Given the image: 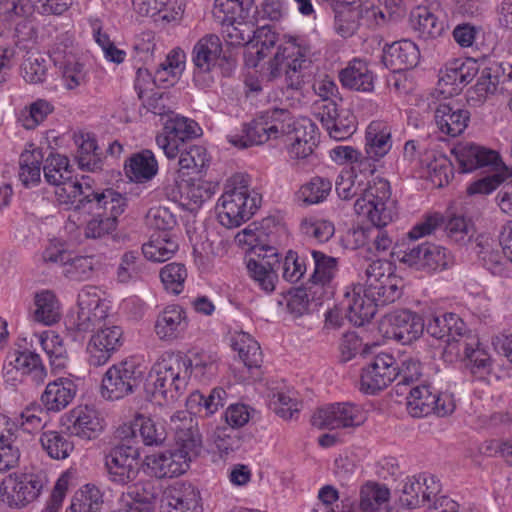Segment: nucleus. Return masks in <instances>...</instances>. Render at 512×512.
Segmentation results:
<instances>
[{
    "label": "nucleus",
    "mask_w": 512,
    "mask_h": 512,
    "mask_svg": "<svg viewBox=\"0 0 512 512\" xmlns=\"http://www.w3.org/2000/svg\"><path fill=\"white\" fill-rule=\"evenodd\" d=\"M41 153L39 151H25L20 156L19 179L29 188L37 185L41 180Z\"/></svg>",
    "instance_id": "51"
},
{
    "label": "nucleus",
    "mask_w": 512,
    "mask_h": 512,
    "mask_svg": "<svg viewBox=\"0 0 512 512\" xmlns=\"http://www.w3.org/2000/svg\"><path fill=\"white\" fill-rule=\"evenodd\" d=\"M126 176L136 182L144 183L151 180L158 172V163L150 150L133 154L125 164Z\"/></svg>",
    "instance_id": "38"
},
{
    "label": "nucleus",
    "mask_w": 512,
    "mask_h": 512,
    "mask_svg": "<svg viewBox=\"0 0 512 512\" xmlns=\"http://www.w3.org/2000/svg\"><path fill=\"white\" fill-rule=\"evenodd\" d=\"M390 197L389 182L378 179L365 187L354 203V210L366 217L371 225L386 226L396 216L394 201Z\"/></svg>",
    "instance_id": "4"
},
{
    "label": "nucleus",
    "mask_w": 512,
    "mask_h": 512,
    "mask_svg": "<svg viewBox=\"0 0 512 512\" xmlns=\"http://www.w3.org/2000/svg\"><path fill=\"white\" fill-rule=\"evenodd\" d=\"M40 442L47 454L57 460L66 459L74 449L71 437L57 431L44 432Z\"/></svg>",
    "instance_id": "49"
},
{
    "label": "nucleus",
    "mask_w": 512,
    "mask_h": 512,
    "mask_svg": "<svg viewBox=\"0 0 512 512\" xmlns=\"http://www.w3.org/2000/svg\"><path fill=\"white\" fill-rule=\"evenodd\" d=\"M324 298L323 292H318V286L307 285L304 289H298L287 303L288 311L295 317L304 315L309 310V303L320 302Z\"/></svg>",
    "instance_id": "56"
},
{
    "label": "nucleus",
    "mask_w": 512,
    "mask_h": 512,
    "mask_svg": "<svg viewBox=\"0 0 512 512\" xmlns=\"http://www.w3.org/2000/svg\"><path fill=\"white\" fill-rule=\"evenodd\" d=\"M40 344L46 354L49 356L50 364L56 369H62L66 366L67 351L63 341L56 334H41L39 336Z\"/></svg>",
    "instance_id": "58"
},
{
    "label": "nucleus",
    "mask_w": 512,
    "mask_h": 512,
    "mask_svg": "<svg viewBox=\"0 0 512 512\" xmlns=\"http://www.w3.org/2000/svg\"><path fill=\"white\" fill-rule=\"evenodd\" d=\"M103 506L101 491L94 485H85L75 493L66 512H100Z\"/></svg>",
    "instance_id": "48"
},
{
    "label": "nucleus",
    "mask_w": 512,
    "mask_h": 512,
    "mask_svg": "<svg viewBox=\"0 0 512 512\" xmlns=\"http://www.w3.org/2000/svg\"><path fill=\"white\" fill-rule=\"evenodd\" d=\"M35 319L52 325L60 319V305L53 292L44 290L35 296Z\"/></svg>",
    "instance_id": "50"
},
{
    "label": "nucleus",
    "mask_w": 512,
    "mask_h": 512,
    "mask_svg": "<svg viewBox=\"0 0 512 512\" xmlns=\"http://www.w3.org/2000/svg\"><path fill=\"white\" fill-rule=\"evenodd\" d=\"M242 10H233L224 14V20L213 15L216 22L222 26V35L225 41L232 46L252 43L254 26L250 22L239 20L237 15Z\"/></svg>",
    "instance_id": "34"
},
{
    "label": "nucleus",
    "mask_w": 512,
    "mask_h": 512,
    "mask_svg": "<svg viewBox=\"0 0 512 512\" xmlns=\"http://www.w3.org/2000/svg\"><path fill=\"white\" fill-rule=\"evenodd\" d=\"M342 85L355 91H372L374 77L368 65L361 59H354L339 73Z\"/></svg>",
    "instance_id": "36"
},
{
    "label": "nucleus",
    "mask_w": 512,
    "mask_h": 512,
    "mask_svg": "<svg viewBox=\"0 0 512 512\" xmlns=\"http://www.w3.org/2000/svg\"><path fill=\"white\" fill-rule=\"evenodd\" d=\"M147 465L156 478H173L189 469L191 459L177 449L161 452L147 458Z\"/></svg>",
    "instance_id": "25"
},
{
    "label": "nucleus",
    "mask_w": 512,
    "mask_h": 512,
    "mask_svg": "<svg viewBox=\"0 0 512 512\" xmlns=\"http://www.w3.org/2000/svg\"><path fill=\"white\" fill-rule=\"evenodd\" d=\"M398 364L388 353L375 355L362 369L361 390L367 394H375L386 388L397 378Z\"/></svg>",
    "instance_id": "14"
},
{
    "label": "nucleus",
    "mask_w": 512,
    "mask_h": 512,
    "mask_svg": "<svg viewBox=\"0 0 512 512\" xmlns=\"http://www.w3.org/2000/svg\"><path fill=\"white\" fill-rule=\"evenodd\" d=\"M390 326V337L403 343L410 344L423 334L425 323L420 315L410 310L396 311L386 318Z\"/></svg>",
    "instance_id": "20"
},
{
    "label": "nucleus",
    "mask_w": 512,
    "mask_h": 512,
    "mask_svg": "<svg viewBox=\"0 0 512 512\" xmlns=\"http://www.w3.org/2000/svg\"><path fill=\"white\" fill-rule=\"evenodd\" d=\"M140 448L126 438L105 455V468L111 481L125 485L139 473Z\"/></svg>",
    "instance_id": "8"
},
{
    "label": "nucleus",
    "mask_w": 512,
    "mask_h": 512,
    "mask_svg": "<svg viewBox=\"0 0 512 512\" xmlns=\"http://www.w3.org/2000/svg\"><path fill=\"white\" fill-rule=\"evenodd\" d=\"M76 384L68 378H59L48 383L41 396V402L48 411L58 412L66 408L74 399Z\"/></svg>",
    "instance_id": "32"
},
{
    "label": "nucleus",
    "mask_w": 512,
    "mask_h": 512,
    "mask_svg": "<svg viewBox=\"0 0 512 512\" xmlns=\"http://www.w3.org/2000/svg\"><path fill=\"white\" fill-rule=\"evenodd\" d=\"M365 420L363 410L348 402L318 408L311 417L312 425L319 429L359 427Z\"/></svg>",
    "instance_id": "13"
},
{
    "label": "nucleus",
    "mask_w": 512,
    "mask_h": 512,
    "mask_svg": "<svg viewBox=\"0 0 512 512\" xmlns=\"http://www.w3.org/2000/svg\"><path fill=\"white\" fill-rule=\"evenodd\" d=\"M43 172L45 180L51 185L58 184L64 180H69V177L73 175L69 159L60 154H50L47 157L43 167Z\"/></svg>",
    "instance_id": "55"
},
{
    "label": "nucleus",
    "mask_w": 512,
    "mask_h": 512,
    "mask_svg": "<svg viewBox=\"0 0 512 512\" xmlns=\"http://www.w3.org/2000/svg\"><path fill=\"white\" fill-rule=\"evenodd\" d=\"M122 498L137 502V505L142 507L155 509L154 503L157 498V489L151 481L139 482L129 487V491Z\"/></svg>",
    "instance_id": "63"
},
{
    "label": "nucleus",
    "mask_w": 512,
    "mask_h": 512,
    "mask_svg": "<svg viewBox=\"0 0 512 512\" xmlns=\"http://www.w3.org/2000/svg\"><path fill=\"white\" fill-rule=\"evenodd\" d=\"M21 376H28L35 384L44 383L47 370L38 354L31 351H22Z\"/></svg>",
    "instance_id": "62"
},
{
    "label": "nucleus",
    "mask_w": 512,
    "mask_h": 512,
    "mask_svg": "<svg viewBox=\"0 0 512 512\" xmlns=\"http://www.w3.org/2000/svg\"><path fill=\"white\" fill-rule=\"evenodd\" d=\"M72 417H74V421L71 432L79 438L94 439L103 429L102 422L96 412L87 407L73 410Z\"/></svg>",
    "instance_id": "43"
},
{
    "label": "nucleus",
    "mask_w": 512,
    "mask_h": 512,
    "mask_svg": "<svg viewBox=\"0 0 512 512\" xmlns=\"http://www.w3.org/2000/svg\"><path fill=\"white\" fill-rule=\"evenodd\" d=\"M407 409L409 414L416 418L431 413L444 417L453 413L455 402L452 395L438 393L430 384H419L409 390Z\"/></svg>",
    "instance_id": "7"
},
{
    "label": "nucleus",
    "mask_w": 512,
    "mask_h": 512,
    "mask_svg": "<svg viewBox=\"0 0 512 512\" xmlns=\"http://www.w3.org/2000/svg\"><path fill=\"white\" fill-rule=\"evenodd\" d=\"M178 249L177 237L172 233H155L142 245L144 257L158 263L170 260Z\"/></svg>",
    "instance_id": "37"
},
{
    "label": "nucleus",
    "mask_w": 512,
    "mask_h": 512,
    "mask_svg": "<svg viewBox=\"0 0 512 512\" xmlns=\"http://www.w3.org/2000/svg\"><path fill=\"white\" fill-rule=\"evenodd\" d=\"M434 121L439 131L456 137L464 132L470 121V112L454 108L449 103H439L434 111Z\"/></svg>",
    "instance_id": "29"
},
{
    "label": "nucleus",
    "mask_w": 512,
    "mask_h": 512,
    "mask_svg": "<svg viewBox=\"0 0 512 512\" xmlns=\"http://www.w3.org/2000/svg\"><path fill=\"white\" fill-rule=\"evenodd\" d=\"M96 265L93 256H75L69 257L63 274L73 281H84L91 278Z\"/></svg>",
    "instance_id": "59"
},
{
    "label": "nucleus",
    "mask_w": 512,
    "mask_h": 512,
    "mask_svg": "<svg viewBox=\"0 0 512 512\" xmlns=\"http://www.w3.org/2000/svg\"><path fill=\"white\" fill-rule=\"evenodd\" d=\"M366 280L363 292L373 298L380 306L392 303L400 298L402 279L394 274L389 261L376 260L365 271Z\"/></svg>",
    "instance_id": "5"
},
{
    "label": "nucleus",
    "mask_w": 512,
    "mask_h": 512,
    "mask_svg": "<svg viewBox=\"0 0 512 512\" xmlns=\"http://www.w3.org/2000/svg\"><path fill=\"white\" fill-rule=\"evenodd\" d=\"M427 333L446 344L444 354L449 356L455 349L459 338H463L468 332L464 321L454 313L433 315L425 325Z\"/></svg>",
    "instance_id": "16"
},
{
    "label": "nucleus",
    "mask_w": 512,
    "mask_h": 512,
    "mask_svg": "<svg viewBox=\"0 0 512 512\" xmlns=\"http://www.w3.org/2000/svg\"><path fill=\"white\" fill-rule=\"evenodd\" d=\"M163 512H200V493L191 484L177 482L164 492Z\"/></svg>",
    "instance_id": "21"
},
{
    "label": "nucleus",
    "mask_w": 512,
    "mask_h": 512,
    "mask_svg": "<svg viewBox=\"0 0 512 512\" xmlns=\"http://www.w3.org/2000/svg\"><path fill=\"white\" fill-rule=\"evenodd\" d=\"M191 365L189 366L190 377L199 379L200 381L209 380L217 372L216 357L204 352L196 353L193 358H189Z\"/></svg>",
    "instance_id": "61"
},
{
    "label": "nucleus",
    "mask_w": 512,
    "mask_h": 512,
    "mask_svg": "<svg viewBox=\"0 0 512 512\" xmlns=\"http://www.w3.org/2000/svg\"><path fill=\"white\" fill-rule=\"evenodd\" d=\"M332 182L326 178L313 177L302 185L297 192V198L305 204H318L330 194Z\"/></svg>",
    "instance_id": "52"
},
{
    "label": "nucleus",
    "mask_w": 512,
    "mask_h": 512,
    "mask_svg": "<svg viewBox=\"0 0 512 512\" xmlns=\"http://www.w3.org/2000/svg\"><path fill=\"white\" fill-rule=\"evenodd\" d=\"M312 257L315 267L308 285L318 286V292H323L325 297L331 294L329 284L337 271V259L320 251H313Z\"/></svg>",
    "instance_id": "39"
},
{
    "label": "nucleus",
    "mask_w": 512,
    "mask_h": 512,
    "mask_svg": "<svg viewBox=\"0 0 512 512\" xmlns=\"http://www.w3.org/2000/svg\"><path fill=\"white\" fill-rule=\"evenodd\" d=\"M178 165L181 169L201 172L207 166L209 158L206 149L202 146L192 145L188 150L179 152Z\"/></svg>",
    "instance_id": "64"
},
{
    "label": "nucleus",
    "mask_w": 512,
    "mask_h": 512,
    "mask_svg": "<svg viewBox=\"0 0 512 512\" xmlns=\"http://www.w3.org/2000/svg\"><path fill=\"white\" fill-rule=\"evenodd\" d=\"M200 135L201 128L194 120L173 114L164 122L163 132L157 135L156 143L167 158L174 159L186 141Z\"/></svg>",
    "instance_id": "12"
},
{
    "label": "nucleus",
    "mask_w": 512,
    "mask_h": 512,
    "mask_svg": "<svg viewBox=\"0 0 512 512\" xmlns=\"http://www.w3.org/2000/svg\"><path fill=\"white\" fill-rule=\"evenodd\" d=\"M390 492L384 485L368 482L360 490L359 506L363 512H376L388 501Z\"/></svg>",
    "instance_id": "53"
},
{
    "label": "nucleus",
    "mask_w": 512,
    "mask_h": 512,
    "mask_svg": "<svg viewBox=\"0 0 512 512\" xmlns=\"http://www.w3.org/2000/svg\"><path fill=\"white\" fill-rule=\"evenodd\" d=\"M335 12V30L344 38L352 36L358 29L360 13L348 3L339 0H327Z\"/></svg>",
    "instance_id": "45"
},
{
    "label": "nucleus",
    "mask_w": 512,
    "mask_h": 512,
    "mask_svg": "<svg viewBox=\"0 0 512 512\" xmlns=\"http://www.w3.org/2000/svg\"><path fill=\"white\" fill-rule=\"evenodd\" d=\"M142 377L143 372L135 361H121L106 371L102 379V396L108 400L122 399L133 393Z\"/></svg>",
    "instance_id": "9"
},
{
    "label": "nucleus",
    "mask_w": 512,
    "mask_h": 512,
    "mask_svg": "<svg viewBox=\"0 0 512 512\" xmlns=\"http://www.w3.org/2000/svg\"><path fill=\"white\" fill-rule=\"evenodd\" d=\"M124 343L123 330L116 325H106L92 334L87 343V362L90 366L105 365Z\"/></svg>",
    "instance_id": "15"
},
{
    "label": "nucleus",
    "mask_w": 512,
    "mask_h": 512,
    "mask_svg": "<svg viewBox=\"0 0 512 512\" xmlns=\"http://www.w3.org/2000/svg\"><path fill=\"white\" fill-rule=\"evenodd\" d=\"M392 130L388 123L380 120L372 121L365 133V152L367 157L379 160L392 147Z\"/></svg>",
    "instance_id": "31"
},
{
    "label": "nucleus",
    "mask_w": 512,
    "mask_h": 512,
    "mask_svg": "<svg viewBox=\"0 0 512 512\" xmlns=\"http://www.w3.org/2000/svg\"><path fill=\"white\" fill-rule=\"evenodd\" d=\"M420 52L415 43L401 40L383 49L382 62L393 72H401L417 65Z\"/></svg>",
    "instance_id": "26"
},
{
    "label": "nucleus",
    "mask_w": 512,
    "mask_h": 512,
    "mask_svg": "<svg viewBox=\"0 0 512 512\" xmlns=\"http://www.w3.org/2000/svg\"><path fill=\"white\" fill-rule=\"evenodd\" d=\"M411 24L424 39L440 37L446 29V21L426 7H418L411 13Z\"/></svg>",
    "instance_id": "41"
},
{
    "label": "nucleus",
    "mask_w": 512,
    "mask_h": 512,
    "mask_svg": "<svg viewBox=\"0 0 512 512\" xmlns=\"http://www.w3.org/2000/svg\"><path fill=\"white\" fill-rule=\"evenodd\" d=\"M308 49L289 40L277 47L273 58L269 61V77L276 79L283 76L287 88L299 89L304 83L306 71L311 66Z\"/></svg>",
    "instance_id": "3"
},
{
    "label": "nucleus",
    "mask_w": 512,
    "mask_h": 512,
    "mask_svg": "<svg viewBox=\"0 0 512 512\" xmlns=\"http://www.w3.org/2000/svg\"><path fill=\"white\" fill-rule=\"evenodd\" d=\"M84 182L79 181L73 175L69 180H64L55 184V197L60 205L66 209L80 210L87 208L92 187L82 178Z\"/></svg>",
    "instance_id": "24"
},
{
    "label": "nucleus",
    "mask_w": 512,
    "mask_h": 512,
    "mask_svg": "<svg viewBox=\"0 0 512 512\" xmlns=\"http://www.w3.org/2000/svg\"><path fill=\"white\" fill-rule=\"evenodd\" d=\"M266 125L267 123L264 122L260 114L257 118L244 125L242 135L231 136L229 142L240 149H245L253 145H262L271 140Z\"/></svg>",
    "instance_id": "44"
},
{
    "label": "nucleus",
    "mask_w": 512,
    "mask_h": 512,
    "mask_svg": "<svg viewBox=\"0 0 512 512\" xmlns=\"http://www.w3.org/2000/svg\"><path fill=\"white\" fill-rule=\"evenodd\" d=\"M289 158L296 162L309 160L317 145L315 125L310 121L298 123L294 132L284 141Z\"/></svg>",
    "instance_id": "23"
},
{
    "label": "nucleus",
    "mask_w": 512,
    "mask_h": 512,
    "mask_svg": "<svg viewBox=\"0 0 512 512\" xmlns=\"http://www.w3.org/2000/svg\"><path fill=\"white\" fill-rule=\"evenodd\" d=\"M452 152L463 173L485 167L495 168L500 162L499 154L496 151L474 143L459 144Z\"/></svg>",
    "instance_id": "19"
},
{
    "label": "nucleus",
    "mask_w": 512,
    "mask_h": 512,
    "mask_svg": "<svg viewBox=\"0 0 512 512\" xmlns=\"http://www.w3.org/2000/svg\"><path fill=\"white\" fill-rule=\"evenodd\" d=\"M261 200L259 193L249 189L244 175H234L216 205L219 223L226 228L239 227L256 213Z\"/></svg>",
    "instance_id": "1"
},
{
    "label": "nucleus",
    "mask_w": 512,
    "mask_h": 512,
    "mask_svg": "<svg viewBox=\"0 0 512 512\" xmlns=\"http://www.w3.org/2000/svg\"><path fill=\"white\" fill-rule=\"evenodd\" d=\"M79 310L72 328L77 332L95 333L105 327L108 317V307L100 298L98 289L94 286H85L78 294Z\"/></svg>",
    "instance_id": "11"
},
{
    "label": "nucleus",
    "mask_w": 512,
    "mask_h": 512,
    "mask_svg": "<svg viewBox=\"0 0 512 512\" xmlns=\"http://www.w3.org/2000/svg\"><path fill=\"white\" fill-rule=\"evenodd\" d=\"M189 357L181 352H165L154 364L150 377L153 380V395L165 400H174L186 390L190 379Z\"/></svg>",
    "instance_id": "2"
},
{
    "label": "nucleus",
    "mask_w": 512,
    "mask_h": 512,
    "mask_svg": "<svg viewBox=\"0 0 512 512\" xmlns=\"http://www.w3.org/2000/svg\"><path fill=\"white\" fill-rule=\"evenodd\" d=\"M187 326L185 310L179 305H169L158 315L155 333L160 340L173 341L180 337Z\"/></svg>",
    "instance_id": "28"
},
{
    "label": "nucleus",
    "mask_w": 512,
    "mask_h": 512,
    "mask_svg": "<svg viewBox=\"0 0 512 512\" xmlns=\"http://www.w3.org/2000/svg\"><path fill=\"white\" fill-rule=\"evenodd\" d=\"M126 208V197L111 188L102 191L92 189V195H90L87 205L90 212L100 213L99 211L103 210L102 215L113 217L115 221L125 212Z\"/></svg>",
    "instance_id": "33"
},
{
    "label": "nucleus",
    "mask_w": 512,
    "mask_h": 512,
    "mask_svg": "<svg viewBox=\"0 0 512 512\" xmlns=\"http://www.w3.org/2000/svg\"><path fill=\"white\" fill-rule=\"evenodd\" d=\"M261 115L264 122L267 123L266 129L270 133L271 140L280 139L284 142L298 126L286 109L275 108L267 110Z\"/></svg>",
    "instance_id": "42"
},
{
    "label": "nucleus",
    "mask_w": 512,
    "mask_h": 512,
    "mask_svg": "<svg viewBox=\"0 0 512 512\" xmlns=\"http://www.w3.org/2000/svg\"><path fill=\"white\" fill-rule=\"evenodd\" d=\"M455 345V349L449 355L451 357H464L471 372L476 374L488 371L491 365L489 354L480 348L478 338L468 331L463 338H459Z\"/></svg>",
    "instance_id": "27"
},
{
    "label": "nucleus",
    "mask_w": 512,
    "mask_h": 512,
    "mask_svg": "<svg viewBox=\"0 0 512 512\" xmlns=\"http://www.w3.org/2000/svg\"><path fill=\"white\" fill-rule=\"evenodd\" d=\"M314 116L327 131L330 138L345 140L356 131V117L353 112L337 101L315 102Z\"/></svg>",
    "instance_id": "10"
},
{
    "label": "nucleus",
    "mask_w": 512,
    "mask_h": 512,
    "mask_svg": "<svg viewBox=\"0 0 512 512\" xmlns=\"http://www.w3.org/2000/svg\"><path fill=\"white\" fill-rule=\"evenodd\" d=\"M265 250L270 252V254H265L262 257L258 254V259H249L247 269L257 285L263 291L270 293L275 289V283L278 279L277 271L280 268V260L274 248L268 247Z\"/></svg>",
    "instance_id": "22"
},
{
    "label": "nucleus",
    "mask_w": 512,
    "mask_h": 512,
    "mask_svg": "<svg viewBox=\"0 0 512 512\" xmlns=\"http://www.w3.org/2000/svg\"><path fill=\"white\" fill-rule=\"evenodd\" d=\"M187 276V269L182 263H169L160 270V279L165 290L174 295L184 290Z\"/></svg>",
    "instance_id": "57"
},
{
    "label": "nucleus",
    "mask_w": 512,
    "mask_h": 512,
    "mask_svg": "<svg viewBox=\"0 0 512 512\" xmlns=\"http://www.w3.org/2000/svg\"><path fill=\"white\" fill-rule=\"evenodd\" d=\"M345 297L347 318L355 326L369 322L375 315L377 306H380L373 298L367 297L360 286L354 288L352 292H347Z\"/></svg>",
    "instance_id": "30"
},
{
    "label": "nucleus",
    "mask_w": 512,
    "mask_h": 512,
    "mask_svg": "<svg viewBox=\"0 0 512 512\" xmlns=\"http://www.w3.org/2000/svg\"><path fill=\"white\" fill-rule=\"evenodd\" d=\"M47 483L42 471L14 473L2 482V500L12 508H22L35 501Z\"/></svg>",
    "instance_id": "6"
},
{
    "label": "nucleus",
    "mask_w": 512,
    "mask_h": 512,
    "mask_svg": "<svg viewBox=\"0 0 512 512\" xmlns=\"http://www.w3.org/2000/svg\"><path fill=\"white\" fill-rule=\"evenodd\" d=\"M177 450L190 459L200 453L201 435L196 420L187 411H178L171 417Z\"/></svg>",
    "instance_id": "17"
},
{
    "label": "nucleus",
    "mask_w": 512,
    "mask_h": 512,
    "mask_svg": "<svg viewBox=\"0 0 512 512\" xmlns=\"http://www.w3.org/2000/svg\"><path fill=\"white\" fill-rule=\"evenodd\" d=\"M232 346L248 369L260 367L262 362L260 346L248 333H238L233 339Z\"/></svg>",
    "instance_id": "47"
},
{
    "label": "nucleus",
    "mask_w": 512,
    "mask_h": 512,
    "mask_svg": "<svg viewBox=\"0 0 512 512\" xmlns=\"http://www.w3.org/2000/svg\"><path fill=\"white\" fill-rule=\"evenodd\" d=\"M138 429L143 443L146 446H161L167 439V431L160 421L138 415L133 426L123 428V433L130 432L135 437V430Z\"/></svg>",
    "instance_id": "40"
},
{
    "label": "nucleus",
    "mask_w": 512,
    "mask_h": 512,
    "mask_svg": "<svg viewBox=\"0 0 512 512\" xmlns=\"http://www.w3.org/2000/svg\"><path fill=\"white\" fill-rule=\"evenodd\" d=\"M143 270L144 263L140 261L138 253L127 251L121 256L116 279L122 284L134 282L141 279Z\"/></svg>",
    "instance_id": "54"
},
{
    "label": "nucleus",
    "mask_w": 512,
    "mask_h": 512,
    "mask_svg": "<svg viewBox=\"0 0 512 512\" xmlns=\"http://www.w3.org/2000/svg\"><path fill=\"white\" fill-rule=\"evenodd\" d=\"M441 490L438 479L431 474L421 473L408 477L403 485L400 502L407 508H416L430 501Z\"/></svg>",
    "instance_id": "18"
},
{
    "label": "nucleus",
    "mask_w": 512,
    "mask_h": 512,
    "mask_svg": "<svg viewBox=\"0 0 512 512\" xmlns=\"http://www.w3.org/2000/svg\"><path fill=\"white\" fill-rule=\"evenodd\" d=\"M222 53L220 38L210 34L202 37L192 51V62L198 73H208L216 65Z\"/></svg>",
    "instance_id": "35"
},
{
    "label": "nucleus",
    "mask_w": 512,
    "mask_h": 512,
    "mask_svg": "<svg viewBox=\"0 0 512 512\" xmlns=\"http://www.w3.org/2000/svg\"><path fill=\"white\" fill-rule=\"evenodd\" d=\"M146 224L159 233H172L177 225L176 215L166 207H153L146 214Z\"/></svg>",
    "instance_id": "60"
},
{
    "label": "nucleus",
    "mask_w": 512,
    "mask_h": 512,
    "mask_svg": "<svg viewBox=\"0 0 512 512\" xmlns=\"http://www.w3.org/2000/svg\"><path fill=\"white\" fill-rule=\"evenodd\" d=\"M476 74L474 63L455 61L446 67L445 74L440 79V86H451L447 92L449 95L457 93L465 85L470 83Z\"/></svg>",
    "instance_id": "46"
}]
</instances>
